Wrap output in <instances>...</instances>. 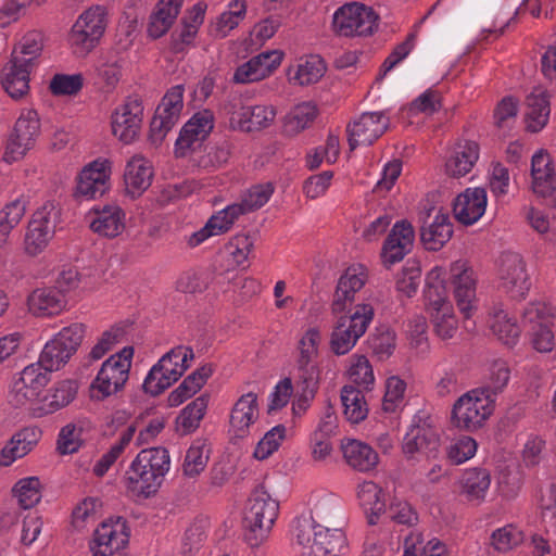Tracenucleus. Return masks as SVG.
Here are the masks:
<instances>
[{
  "mask_svg": "<svg viewBox=\"0 0 556 556\" xmlns=\"http://www.w3.org/2000/svg\"><path fill=\"white\" fill-rule=\"evenodd\" d=\"M29 312L37 317L58 315L66 305L65 295L54 287L34 290L27 299Z\"/></svg>",
  "mask_w": 556,
  "mask_h": 556,
  "instance_id": "c85d7f7f",
  "label": "nucleus"
},
{
  "mask_svg": "<svg viewBox=\"0 0 556 556\" xmlns=\"http://www.w3.org/2000/svg\"><path fill=\"white\" fill-rule=\"evenodd\" d=\"M31 70L28 66L18 65L12 59L4 67L2 86L11 98L20 99L28 92Z\"/></svg>",
  "mask_w": 556,
  "mask_h": 556,
  "instance_id": "a19ab883",
  "label": "nucleus"
},
{
  "mask_svg": "<svg viewBox=\"0 0 556 556\" xmlns=\"http://www.w3.org/2000/svg\"><path fill=\"white\" fill-rule=\"evenodd\" d=\"M49 370L45 369L41 358L37 363L26 366L13 382L10 392V402L15 407H24L38 399L49 381Z\"/></svg>",
  "mask_w": 556,
  "mask_h": 556,
  "instance_id": "f8f14e48",
  "label": "nucleus"
},
{
  "mask_svg": "<svg viewBox=\"0 0 556 556\" xmlns=\"http://www.w3.org/2000/svg\"><path fill=\"white\" fill-rule=\"evenodd\" d=\"M27 200L24 195L7 203L0 210V236L5 238L20 224L26 213Z\"/></svg>",
  "mask_w": 556,
  "mask_h": 556,
  "instance_id": "5fc2aeb1",
  "label": "nucleus"
},
{
  "mask_svg": "<svg viewBox=\"0 0 556 556\" xmlns=\"http://www.w3.org/2000/svg\"><path fill=\"white\" fill-rule=\"evenodd\" d=\"M526 124L531 132L542 130L548 122L551 105L549 96L542 88H534L526 99Z\"/></svg>",
  "mask_w": 556,
  "mask_h": 556,
  "instance_id": "473e14b6",
  "label": "nucleus"
},
{
  "mask_svg": "<svg viewBox=\"0 0 556 556\" xmlns=\"http://www.w3.org/2000/svg\"><path fill=\"white\" fill-rule=\"evenodd\" d=\"M374 318V307L370 304L356 305L350 315L338 318L331 334V349L337 355L346 354L357 340L366 332Z\"/></svg>",
  "mask_w": 556,
  "mask_h": 556,
  "instance_id": "9b49d317",
  "label": "nucleus"
},
{
  "mask_svg": "<svg viewBox=\"0 0 556 556\" xmlns=\"http://www.w3.org/2000/svg\"><path fill=\"white\" fill-rule=\"evenodd\" d=\"M344 459L353 469L369 472L379 462L378 453L367 443L351 439L342 444Z\"/></svg>",
  "mask_w": 556,
  "mask_h": 556,
  "instance_id": "72a5a7b5",
  "label": "nucleus"
},
{
  "mask_svg": "<svg viewBox=\"0 0 556 556\" xmlns=\"http://www.w3.org/2000/svg\"><path fill=\"white\" fill-rule=\"evenodd\" d=\"M193 358V351L190 348L177 346L164 354L156 365L166 367L180 378L189 367V361Z\"/></svg>",
  "mask_w": 556,
  "mask_h": 556,
  "instance_id": "13d9d810",
  "label": "nucleus"
},
{
  "mask_svg": "<svg viewBox=\"0 0 556 556\" xmlns=\"http://www.w3.org/2000/svg\"><path fill=\"white\" fill-rule=\"evenodd\" d=\"M125 522L118 518L113 522H102L94 531L92 545L93 556H114V553L124 548L128 543V533Z\"/></svg>",
  "mask_w": 556,
  "mask_h": 556,
  "instance_id": "412c9836",
  "label": "nucleus"
},
{
  "mask_svg": "<svg viewBox=\"0 0 556 556\" xmlns=\"http://www.w3.org/2000/svg\"><path fill=\"white\" fill-rule=\"evenodd\" d=\"M132 463L136 464V467L144 468L152 472L155 478L163 482L165 475L169 470L170 457L165 447L157 446L140 451Z\"/></svg>",
  "mask_w": 556,
  "mask_h": 556,
  "instance_id": "ea45409f",
  "label": "nucleus"
},
{
  "mask_svg": "<svg viewBox=\"0 0 556 556\" xmlns=\"http://www.w3.org/2000/svg\"><path fill=\"white\" fill-rule=\"evenodd\" d=\"M490 484L491 475L485 468H470L463 475V493L469 502H482Z\"/></svg>",
  "mask_w": 556,
  "mask_h": 556,
  "instance_id": "37998d69",
  "label": "nucleus"
},
{
  "mask_svg": "<svg viewBox=\"0 0 556 556\" xmlns=\"http://www.w3.org/2000/svg\"><path fill=\"white\" fill-rule=\"evenodd\" d=\"M336 34L343 37H366L378 27V15L372 8L359 2L345 3L333 14Z\"/></svg>",
  "mask_w": 556,
  "mask_h": 556,
  "instance_id": "9d476101",
  "label": "nucleus"
},
{
  "mask_svg": "<svg viewBox=\"0 0 556 556\" xmlns=\"http://www.w3.org/2000/svg\"><path fill=\"white\" fill-rule=\"evenodd\" d=\"M184 0H160L151 14L148 26L149 35L156 39L165 35L177 18Z\"/></svg>",
  "mask_w": 556,
  "mask_h": 556,
  "instance_id": "f704fd0d",
  "label": "nucleus"
},
{
  "mask_svg": "<svg viewBox=\"0 0 556 556\" xmlns=\"http://www.w3.org/2000/svg\"><path fill=\"white\" fill-rule=\"evenodd\" d=\"M43 49V36L39 31L27 33L14 48L12 60L18 65L34 68Z\"/></svg>",
  "mask_w": 556,
  "mask_h": 556,
  "instance_id": "79ce46f5",
  "label": "nucleus"
},
{
  "mask_svg": "<svg viewBox=\"0 0 556 556\" xmlns=\"http://www.w3.org/2000/svg\"><path fill=\"white\" fill-rule=\"evenodd\" d=\"M42 431L36 426H28L15 432L0 452V466L8 467L16 459L26 456L38 444Z\"/></svg>",
  "mask_w": 556,
  "mask_h": 556,
  "instance_id": "393cba45",
  "label": "nucleus"
},
{
  "mask_svg": "<svg viewBox=\"0 0 556 556\" xmlns=\"http://www.w3.org/2000/svg\"><path fill=\"white\" fill-rule=\"evenodd\" d=\"M258 419L257 395L253 392L241 395L230 412L229 432L238 439L251 433V428Z\"/></svg>",
  "mask_w": 556,
  "mask_h": 556,
  "instance_id": "4be33fe9",
  "label": "nucleus"
},
{
  "mask_svg": "<svg viewBox=\"0 0 556 556\" xmlns=\"http://www.w3.org/2000/svg\"><path fill=\"white\" fill-rule=\"evenodd\" d=\"M317 113V106L312 102H303L295 105L287 116V130L290 132L304 130L314 122Z\"/></svg>",
  "mask_w": 556,
  "mask_h": 556,
  "instance_id": "4d7b16f0",
  "label": "nucleus"
},
{
  "mask_svg": "<svg viewBox=\"0 0 556 556\" xmlns=\"http://www.w3.org/2000/svg\"><path fill=\"white\" fill-rule=\"evenodd\" d=\"M293 532L303 554L308 556H341L346 538L340 529H329L317 523L311 515L294 520Z\"/></svg>",
  "mask_w": 556,
  "mask_h": 556,
  "instance_id": "f03ea898",
  "label": "nucleus"
},
{
  "mask_svg": "<svg viewBox=\"0 0 556 556\" xmlns=\"http://www.w3.org/2000/svg\"><path fill=\"white\" fill-rule=\"evenodd\" d=\"M241 215H244V210L237 203L230 204L217 214L211 216L208 219L210 227H213L217 236L225 233Z\"/></svg>",
  "mask_w": 556,
  "mask_h": 556,
  "instance_id": "774afa93",
  "label": "nucleus"
},
{
  "mask_svg": "<svg viewBox=\"0 0 556 556\" xmlns=\"http://www.w3.org/2000/svg\"><path fill=\"white\" fill-rule=\"evenodd\" d=\"M320 340L321 336L318 329L309 328L299 340L294 352L295 399L292 410L298 416L307 410L319 389L318 346Z\"/></svg>",
  "mask_w": 556,
  "mask_h": 556,
  "instance_id": "f257e3e1",
  "label": "nucleus"
},
{
  "mask_svg": "<svg viewBox=\"0 0 556 556\" xmlns=\"http://www.w3.org/2000/svg\"><path fill=\"white\" fill-rule=\"evenodd\" d=\"M491 329L507 345L515 344L520 334V327L504 311H500L494 315Z\"/></svg>",
  "mask_w": 556,
  "mask_h": 556,
  "instance_id": "bf43d9fd",
  "label": "nucleus"
},
{
  "mask_svg": "<svg viewBox=\"0 0 556 556\" xmlns=\"http://www.w3.org/2000/svg\"><path fill=\"white\" fill-rule=\"evenodd\" d=\"M39 131L40 123L37 112L29 110L23 113L9 137L3 161L10 164L22 159L33 148Z\"/></svg>",
  "mask_w": 556,
  "mask_h": 556,
  "instance_id": "ddd939ff",
  "label": "nucleus"
},
{
  "mask_svg": "<svg viewBox=\"0 0 556 556\" xmlns=\"http://www.w3.org/2000/svg\"><path fill=\"white\" fill-rule=\"evenodd\" d=\"M451 273L457 307L468 318L472 309V301L476 298L473 270L466 268L465 264L455 263L451 268Z\"/></svg>",
  "mask_w": 556,
  "mask_h": 556,
  "instance_id": "bb28decb",
  "label": "nucleus"
},
{
  "mask_svg": "<svg viewBox=\"0 0 556 556\" xmlns=\"http://www.w3.org/2000/svg\"><path fill=\"white\" fill-rule=\"evenodd\" d=\"M111 162L94 160L87 164L77 177L74 197L78 200H96L110 189Z\"/></svg>",
  "mask_w": 556,
  "mask_h": 556,
  "instance_id": "4468645a",
  "label": "nucleus"
},
{
  "mask_svg": "<svg viewBox=\"0 0 556 556\" xmlns=\"http://www.w3.org/2000/svg\"><path fill=\"white\" fill-rule=\"evenodd\" d=\"M439 446L440 437L430 418L415 417L403 439V453L407 457H413L415 453L425 451L428 455L435 456Z\"/></svg>",
  "mask_w": 556,
  "mask_h": 556,
  "instance_id": "a211bd4d",
  "label": "nucleus"
},
{
  "mask_svg": "<svg viewBox=\"0 0 556 556\" xmlns=\"http://www.w3.org/2000/svg\"><path fill=\"white\" fill-rule=\"evenodd\" d=\"M415 232L412 224L406 219L396 222L381 249V260L386 267L401 262L413 248Z\"/></svg>",
  "mask_w": 556,
  "mask_h": 556,
  "instance_id": "aec40b11",
  "label": "nucleus"
},
{
  "mask_svg": "<svg viewBox=\"0 0 556 556\" xmlns=\"http://www.w3.org/2000/svg\"><path fill=\"white\" fill-rule=\"evenodd\" d=\"M184 108V87L176 85L172 87L163 97L160 105L156 108L155 113L162 115L164 119L169 123L177 124L181 110Z\"/></svg>",
  "mask_w": 556,
  "mask_h": 556,
  "instance_id": "864d4df0",
  "label": "nucleus"
},
{
  "mask_svg": "<svg viewBox=\"0 0 556 556\" xmlns=\"http://www.w3.org/2000/svg\"><path fill=\"white\" fill-rule=\"evenodd\" d=\"M556 308L551 304L542 301L530 302L521 314V323L530 330L543 327L544 325H553Z\"/></svg>",
  "mask_w": 556,
  "mask_h": 556,
  "instance_id": "49530a36",
  "label": "nucleus"
},
{
  "mask_svg": "<svg viewBox=\"0 0 556 556\" xmlns=\"http://www.w3.org/2000/svg\"><path fill=\"white\" fill-rule=\"evenodd\" d=\"M178 379L179 377L176 375V372H173L166 367H160L155 364L148 372L142 388L146 393L152 396H157Z\"/></svg>",
  "mask_w": 556,
  "mask_h": 556,
  "instance_id": "603ef678",
  "label": "nucleus"
},
{
  "mask_svg": "<svg viewBox=\"0 0 556 556\" xmlns=\"http://www.w3.org/2000/svg\"><path fill=\"white\" fill-rule=\"evenodd\" d=\"M343 413L346 419L358 424L367 416L368 408L363 392L354 386H344L341 390Z\"/></svg>",
  "mask_w": 556,
  "mask_h": 556,
  "instance_id": "a18cd8bd",
  "label": "nucleus"
},
{
  "mask_svg": "<svg viewBox=\"0 0 556 556\" xmlns=\"http://www.w3.org/2000/svg\"><path fill=\"white\" fill-rule=\"evenodd\" d=\"M210 448L204 441L197 440L187 450L182 464V472L188 478L199 476L206 467Z\"/></svg>",
  "mask_w": 556,
  "mask_h": 556,
  "instance_id": "09e8293b",
  "label": "nucleus"
},
{
  "mask_svg": "<svg viewBox=\"0 0 556 556\" xmlns=\"http://www.w3.org/2000/svg\"><path fill=\"white\" fill-rule=\"evenodd\" d=\"M132 355L134 348L125 346L103 362L90 384L92 400L103 401L123 389L129 377Z\"/></svg>",
  "mask_w": 556,
  "mask_h": 556,
  "instance_id": "20e7f679",
  "label": "nucleus"
},
{
  "mask_svg": "<svg viewBox=\"0 0 556 556\" xmlns=\"http://www.w3.org/2000/svg\"><path fill=\"white\" fill-rule=\"evenodd\" d=\"M494 408V400L484 395L481 390L473 389L454 403L451 420L458 429L475 431L483 426Z\"/></svg>",
  "mask_w": 556,
  "mask_h": 556,
  "instance_id": "6e6552de",
  "label": "nucleus"
},
{
  "mask_svg": "<svg viewBox=\"0 0 556 556\" xmlns=\"http://www.w3.org/2000/svg\"><path fill=\"white\" fill-rule=\"evenodd\" d=\"M279 504L265 490L256 486L249 497L243 517L244 540L251 547L258 546L268 535L277 519Z\"/></svg>",
  "mask_w": 556,
  "mask_h": 556,
  "instance_id": "7ed1b4c3",
  "label": "nucleus"
},
{
  "mask_svg": "<svg viewBox=\"0 0 556 556\" xmlns=\"http://www.w3.org/2000/svg\"><path fill=\"white\" fill-rule=\"evenodd\" d=\"M365 285V276L357 273L355 268H348L339 278L331 303V311L334 315L345 312L353 301L355 293Z\"/></svg>",
  "mask_w": 556,
  "mask_h": 556,
  "instance_id": "c756f323",
  "label": "nucleus"
},
{
  "mask_svg": "<svg viewBox=\"0 0 556 556\" xmlns=\"http://www.w3.org/2000/svg\"><path fill=\"white\" fill-rule=\"evenodd\" d=\"M88 218L90 229L102 237L115 238L125 229V212L115 204L93 207Z\"/></svg>",
  "mask_w": 556,
  "mask_h": 556,
  "instance_id": "b1692460",
  "label": "nucleus"
},
{
  "mask_svg": "<svg viewBox=\"0 0 556 556\" xmlns=\"http://www.w3.org/2000/svg\"><path fill=\"white\" fill-rule=\"evenodd\" d=\"M254 248V238L248 233H239L230 239L226 251L237 266L243 265Z\"/></svg>",
  "mask_w": 556,
  "mask_h": 556,
  "instance_id": "e2e57ef3",
  "label": "nucleus"
},
{
  "mask_svg": "<svg viewBox=\"0 0 556 556\" xmlns=\"http://www.w3.org/2000/svg\"><path fill=\"white\" fill-rule=\"evenodd\" d=\"M215 126L214 113L204 109L195 112L180 129L175 142L177 156H185L197 141H204Z\"/></svg>",
  "mask_w": 556,
  "mask_h": 556,
  "instance_id": "6ab92c4d",
  "label": "nucleus"
},
{
  "mask_svg": "<svg viewBox=\"0 0 556 556\" xmlns=\"http://www.w3.org/2000/svg\"><path fill=\"white\" fill-rule=\"evenodd\" d=\"M54 233L36 225L29 224L25 235V251L28 255L36 256L41 253L53 238Z\"/></svg>",
  "mask_w": 556,
  "mask_h": 556,
  "instance_id": "338daca9",
  "label": "nucleus"
},
{
  "mask_svg": "<svg viewBox=\"0 0 556 556\" xmlns=\"http://www.w3.org/2000/svg\"><path fill=\"white\" fill-rule=\"evenodd\" d=\"M86 333V326L74 323L62 328L41 351L40 358L45 369L59 370L77 352Z\"/></svg>",
  "mask_w": 556,
  "mask_h": 556,
  "instance_id": "1a4fd4ad",
  "label": "nucleus"
},
{
  "mask_svg": "<svg viewBox=\"0 0 556 556\" xmlns=\"http://www.w3.org/2000/svg\"><path fill=\"white\" fill-rule=\"evenodd\" d=\"M286 427L277 425L267 431L257 443L254 457L260 460L268 458L280 446L281 441L285 439Z\"/></svg>",
  "mask_w": 556,
  "mask_h": 556,
  "instance_id": "052dcab7",
  "label": "nucleus"
},
{
  "mask_svg": "<svg viewBox=\"0 0 556 556\" xmlns=\"http://www.w3.org/2000/svg\"><path fill=\"white\" fill-rule=\"evenodd\" d=\"M153 168L141 155H135L126 164L124 172L125 190L132 199L140 197L152 184Z\"/></svg>",
  "mask_w": 556,
  "mask_h": 556,
  "instance_id": "cd10ccee",
  "label": "nucleus"
},
{
  "mask_svg": "<svg viewBox=\"0 0 556 556\" xmlns=\"http://www.w3.org/2000/svg\"><path fill=\"white\" fill-rule=\"evenodd\" d=\"M13 493L23 509L34 507L41 498V483L39 478L27 477L18 480L13 488Z\"/></svg>",
  "mask_w": 556,
  "mask_h": 556,
  "instance_id": "6e6d98bb",
  "label": "nucleus"
},
{
  "mask_svg": "<svg viewBox=\"0 0 556 556\" xmlns=\"http://www.w3.org/2000/svg\"><path fill=\"white\" fill-rule=\"evenodd\" d=\"M509 374V368L504 362L495 361L490 366L483 384L476 389L481 390L484 395H489L491 400L495 401L496 395L507 386Z\"/></svg>",
  "mask_w": 556,
  "mask_h": 556,
  "instance_id": "3c124183",
  "label": "nucleus"
},
{
  "mask_svg": "<svg viewBox=\"0 0 556 556\" xmlns=\"http://www.w3.org/2000/svg\"><path fill=\"white\" fill-rule=\"evenodd\" d=\"M233 143L229 139H222L207 148L198 160V166L208 172L225 166L232 153Z\"/></svg>",
  "mask_w": 556,
  "mask_h": 556,
  "instance_id": "de8ad7c7",
  "label": "nucleus"
},
{
  "mask_svg": "<svg viewBox=\"0 0 556 556\" xmlns=\"http://www.w3.org/2000/svg\"><path fill=\"white\" fill-rule=\"evenodd\" d=\"M143 117L142 101L128 97L112 115V131L124 143H130L138 136Z\"/></svg>",
  "mask_w": 556,
  "mask_h": 556,
  "instance_id": "dca6fc26",
  "label": "nucleus"
},
{
  "mask_svg": "<svg viewBox=\"0 0 556 556\" xmlns=\"http://www.w3.org/2000/svg\"><path fill=\"white\" fill-rule=\"evenodd\" d=\"M281 61L282 53L277 50L262 52L236 70L233 81L248 84L262 80L269 76L280 65Z\"/></svg>",
  "mask_w": 556,
  "mask_h": 556,
  "instance_id": "5701e85b",
  "label": "nucleus"
},
{
  "mask_svg": "<svg viewBox=\"0 0 556 556\" xmlns=\"http://www.w3.org/2000/svg\"><path fill=\"white\" fill-rule=\"evenodd\" d=\"M497 289L509 299L523 300L531 281L523 257L516 252H504L500 255L496 265Z\"/></svg>",
  "mask_w": 556,
  "mask_h": 556,
  "instance_id": "0eeeda50",
  "label": "nucleus"
},
{
  "mask_svg": "<svg viewBox=\"0 0 556 556\" xmlns=\"http://www.w3.org/2000/svg\"><path fill=\"white\" fill-rule=\"evenodd\" d=\"M326 65L318 55H311L289 70V79L300 86L317 83L325 74Z\"/></svg>",
  "mask_w": 556,
  "mask_h": 556,
  "instance_id": "c03bdc74",
  "label": "nucleus"
},
{
  "mask_svg": "<svg viewBox=\"0 0 556 556\" xmlns=\"http://www.w3.org/2000/svg\"><path fill=\"white\" fill-rule=\"evenodd\" d=\"M349 376L353 383L364 390H370L375 382L372 367L366 356H355L349 369Z\"/></svg>",
  "mask_w": 556,
  "mask_h": 556,
  "instance_id": "680f3d73",
  "label": "nucleus"
},
{
  "mask_svg": "<svg viewBox=\"0 0 556 556\" xmlns=\"http://www.w3.org/2000/svg\"><path fill=\"white\" fill-rule=\"evenodd\" d=\"M486 191L483 188H468L458 194L453 203L455 218L464 225H472L484 214Z\"/></svg>",
  "mask_w": 556,
  "mask_h": 556,
  "instance_id": "a878e982",
  "label": "nucleus"
},
{
  "mask_svg": "<svg viewBox=\"0 0 556 556\" xmlns=\"http://www.w3.org/2000/svg\"><path fill=\"white\" fill-rule=\"evenodd\" d=\"M61 212L56 204L52 201L43 203L33 214L29 224L43 228L50 232H55V227L60 222Z\"/></svg>",
  "mask_w": 556,
  "mask_h": 556,
  "instance_id": "69168bd1",
  "label": "nucleus"
},
{
  "mask_svg": "<svg viewBox=\"0 0 556 556\" xmlns=\"http://www.w3.org/2000/svg\"><path fill=\"white\" fill-rule=\"evenodd\" d=\"M442 269L433 268L427 276L425 296L431 307V321L434 333L441 340L454 337L458 329V321L453 314L451 304L444 298V286L441 279Z\"/></svg>",
  "mask_w": 556,
  "mask_h": 556,
  "instance_id": "39448f33",
  "label": "nucleus"
},
{
  "mask_svg": "<svg viewBox=\"0 0 556 556\" xmlns=\"http://www.w3.org/2000/svg\"><path fill=\"white\" fill-rule=\"evenodd\" d=\"M212 374V366L204 365L187 376L184 381L169 393L167 397L169 406H179L186 400L193 396L205 384Z\"/></svg>",
  "mask_w": 556,
  "mask_h": 556,
  "instance_id": "e433bc0d",
  "label": "nucleus"
},
{
  "mask_svg": "<svg viewBox=\"0 0 556 556\" xmlns=\"http://www.w3.org/2000/svg\"><path fill=\"white\" fill-rule=\"evenodd\" d=\"M274 192L271 184L256 185L251 187L243 197L239 206L244 210V214L253 212L265 205Z\"/></svg>",
  "mask_w": 556,
  "mask_h": 556,
  "instance_id": "0e129e2a",
  "label": "nucleus"
},
{
  "mask_svg": "<svg viewBox=\"0 0 556 556\" xmlns=\"http://www.w3.org/2000/svg\"><path fill=\"white\" fill-rule=\"evenodd\" d=\"M389 117L383 112H365L346 127L350 150L371 146L389 128Z\"/></svg>",
  "mask_w": 556,
  "mask_h": 556,
  "instance_id": "2eb2a0df",
  "label": "nucleus"
},
{
  "mask_svg": "<svg viewBox=\"0 0 556 556\" xmlns=\"http://www.w3.org/2000/svg\"><path fill=\"white\" fill-rule=\"evenodd\" d=\"M77 390L78 384L75 380L66 379L58 382L52 390L50 401L46 405L47 407L42 408V412L36 416L40 417L45 414H51L67 406L76 397Z\"/></svg>",
  "mask_w": 556,
  "mask_h": 556,
  "instance_id": "8fccbe9b",
  "label": "nucleus"
},
{
  "mask_svg": "<svg viewBox=\"0 0 556 556\" xmlns=\"http://www.w3.org/2000/svg\"><path fill=\"white\" fill-rule=\"evenodd\" d=\"M357 498L367 515L368 523L376 525L386 507L382 489L374 481H364L357 486Z\"/></svg>",
  "mask_w": 556,
  "mask_h": 556,
  "instance_id": "c9c22d12",
  "label": "nucleus"
},
{
  "mask_svg": "<svg viewBox=\"0 0 556 556\" xmlns=\"http://www.w3.org/2000/svg\"><path fill=\"white\" fill-rule=\"evenodd\" d=\"M210 401L208 394H201L189 403L176 417V431L180 435L194 432L206 414Z\"/></svg>",
  "mask_w": 556,
  "mask_h": 556,
  "instance_id": "58836bf2",
  "label": "nucleus"
},
{
  "mask_svg": "<svg viewBox=\"0 0 556 556\" xmlns=\"http://www.w3.org/2000/svg\"><path fill=\"white\" fill-rule=\"evenodd\" d=\"M125 485L134 495L148 498L159 491L162 481L147 469L136 467V464L131 462L129 469L126 471Z\"/></svg>",
  "mask_w": 556,
  "mask_h": 556,
  "instance_id": "4c0bfd02",
  "label": "nucleus"
},
{
  "mask_svg": "<svg viewBox=\"0 0 556 556\" xmlns=\"http://www.w3.org/2000/svg\"><path fill=\"white\" fill-rule=\"evenodd\" d=\"M453 225L447 214L438 212L434 218L420 227V239L429 251H439L452 237Z\"/></svg>",
  "mask_w": 556,
  "mask_h": 556,
  "instance_id": "2f4dec72",
  "label": "nucleus"
},
{
  "mask_svg": "<svg viewBox=\"0 0 556 556\" xmlns=\"http://www.w3.org/2000/svg\"><path fill=\"white\" fill-rule=\"evenodd\" d=\"M479 159V146L471 140L455 143L451 156L445 163L446 174L451 177H463L471 172Z\"/></svg>",
  "mask_w": 556,
  "mask_h": 556,
  "instance_id": "7c9ffc66",
  "label": "nucleus"
},
{
  "mask_svg": "<svg viewBox=\"0 0 556 556\" xmlns=\"http://www.w3.org/2000/svg\"><path fill=\"white\" fill-rule=\"evenodd\" d=\"M106 25L108 12L104 7L94 5L84 11L68 35L73 52L77 56H86L99 43Z\"/></svg>",
  "mask_w": 556,
  "mask_h": 556,
  "instance_id": "423d86ee",
  "label": "nucleus"
},
{
  "mask_svg": "<svg viewBox=\"0 0 556 556\" xmlns=\"http://www.w3.org/2000/svg\"><path fill=\"white\" fill-rule=\"evenodd\" d=\"M531 176L533 192L544 199L545 204L553 210L554 218H556L555 169L547 152L539 151L532 156Z\"/></svg>",
  "mask_w": 556,
  "mask_h": 556,
  "instance_id": "f3484780",
  "label": "nucleus"
}]
</instances>
